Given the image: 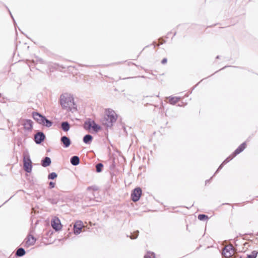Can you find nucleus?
I'll use <instances>...</instances> for the list:
<instances>
[{
	"label": "nucleus",
	"instance_id": "obj_6",
	"mask_svg": "<svg viewBox=\"0 0 258 258\" xmlns=\"http://www.w3.org/2000/svg\"><path fill=\"white\" fill-rule=\"evenodd\" d=\"M222 253L226 257L231 256L234 253L233 246L231 245L226 246L223 250Z\"/></svg>",
	"mask_w": 258,
	"mask_h": 258
},
{
	"label": "nucleus",
	"instance_id": "obj_21",
	"mask_svg": "<svg viewBox=\"0 0 258 258\" xmlns=\"http://www.w3.org/2000/svg\"><path fill=\"white\" fill-rule=\"evenodd\" d=\"M179 100V98L178 97H171L169 99V101L170 102L171 104H175V103H176Z\"/></svg>",
	"mask_w": 258,
	"mask_h": 258
},
{
	"label": "nucleus",
	"instance_id": "obj_11",
	"mask_svg": "<svg viewBox=\"0 0 258 258\" xmlns=\"http://www.w3.org/2000/svg\"><path fill=\"white\" fill-rule=\"evenodd\" d=\"M22 125L24 126V128L27 131H31L33 126L32 121L29 119L24 120Z\"/></svg>",
	"mask_w": 258,
	"mask_h": 258
},
{
	"label": "nucleus",
	"instance_id": "obj_25",
	"mask_svg": "<svg viewBox=\"0 0 258 258\" xmlns=\"http://www.w3.org/2000/svg\"><path fill=\"white\" fill-rule=\"evenodd\" d=\"M257 255V252L253 251L251 254L248 255L247 258H255Z\"/></svg>",
	"mask_w": 258,
	"mask_h": 258
},
{
	"label": "nucleus",
	"instance_id": "obj_26",
	"mask_svg": "<svg viewBox=\"0 0 258 258\" xmlns=\"http://www.w3.org/2000/svg\"><path fill=\"white\" fill-rule=\"evenodd\" d=\"M207 218H208L207 216H206L205 215H203V214L199 215L198 216V219L200 220H204L205 219H207Z\"/></svg>",
	"mask_w": 258,
	"mask_h": 258
},
{
	"label": "nucleus",
	"instance_id": "obj_29",
	"mask_svg": "<svg viewBox=\"0 0 258 258\" xmlns=\"http://www.w3.org/2000/svg\"><path fill=\"white\" fill-rule=\"evenodd\" d=\"M137 236H138V234H137V235H136V236H134L133 235V236H130V238H131V239H135V238H137Z\"/></svg>",
	"mask_w": 258,
	"mask_h": 258
},
{
	"label": "nucleus",
	"instance_id": "obj_5",
	"mask_svg": "<svg viewBox=\"0 0 258 258\" xmlns=\"http://www.w3.org/2000/svg\"><path fill=\"white\" fill-rule=\"evenodd\" d=\"M246 147V144L245 143L242 144L234 152V154L232 156V157H229L227 158L220 165L219 168H221L222 165L224 164H225L228 162L230 160H231L234 156H235L237 154H239Z\"/></svg>",
	"mask_w": 258,
	"mask_h": 258
},
{
	"label": "nucleus",
	"instance_id": "obj_13",
	"mask_svg": "<svg viewBox=\"0 0 258 258\" xmlns=\"http://www.w3.org/2000/svg\"><path fill=\"white\" fill-rule=\"evenodd\" d=\"M33 117L34 119L40 124H42L44 118V117L37 112H35L33 114Z\"/></svg>",
	"mask_w": 258,
	"mask_h": 258
},
{
	"label": "nucleus",
	"instance_id": "obj_3",
	"mask_svg": "<svg viewBox=\"0 0 258 258\" xmlns=\"http://www.w3.org/2000/svg\"><path fill=\"white\" fill-rule=\"evenodd\" d=\"M23 162L25 170L28 173L31 172L32 168V162L28 152H25L23 154Z\"/></svg>",
	"mask_w": 258,
	"mask_h": 258
},
{
	"label": "nucleus",
	"instance_id": "obj_18",
	"mask_svg": "<svg viewBox=\"0 0 258 258\" xmlns=\"http://www.w3.org/2000/svg\"><path fill=\"white\" fill-rule=\"evenodd\" d=\"M70 125L68 122H63L61 123V128L64 132H68L70 130Z\"/></svg>",
	"mask_w": 258,
	"mask_h": 258
},
{
	"label": "nucleus",
	"instance_id": "obj_14",
	"mask_svg": "<svg viewBox=\"0 0 258 258\" xmlns=\"http://www.w3.org/2000/svg\"><path fill=\"white\" fill-rule=\"evenodd\" d=\"M61 142L63 144L64 148L69 147L71 145V141L69 138L66 136H63L61 138Z\"/></svg>",
	"mask_w": 258,
	"mask_h": 258
},
{
	"label": "nucleus",
	"instance_id": "obj_20",
	"mask_svg": "<svg viewBox=\"0 0 258 258\" xmlns=\"http://www.w3.org/2000/svg\"><path fill=\"white\" fill-rule=\"evenodd\" d=\"M42 124L47 127H50L52 125V122L44 117L43 122L42 123Z\"/></svg>",
	"mask_w": 258,
	"mask_h": 258
},
{
	"label": "nucleus",
	"instance_id": "obj_9",
	"mask_svg": "<svg viewBox=\"0 0 258 258\" xmlns=\"http://www.w3.org/2000/svg\"><path fill=\"white\" fill-rule=\"evenodd\" d=\"M142 194V190L140 188L137 187L135 188L132 194V200L134 202L138 201Z\"/></svg>",
	"mask_w": 258,
	"mask_h": 258
},
{
	"label": "nucleus",
	"instance_id": "obj_2",
	"mask_svg": "<svg viewBox=\"0 0 258 258\" xmlns=\"http://www.w3.org/2000/svg\"><path fill=\"white\" fill-rule=\"evenodd\" d=\"M59 102L63 108L71 110L75 108L76 104L73 95L70 93H65L60 96Z\"/></svg>",
	"mask_w": 258,
	"mask_h": 258
},
{
	"label": "nucleus",
	"instance_id": "obj_16",
	"mask_svg": "<svg viewBox=\"0 0 258 258\" xmlns=\"http://www.w3.org/2000/svg\"><path fill=\"white\" fill-rule=\"evenodd\" d=\"M51 163V160L49 157H45V159L42 161V165L43 167H47L49 166Z\"/></svg>",
	"mask_w": 258,
	"mask_h": 258
},
{
	"label": "nucleus",
	"instance_id": "obj_22",
	"mask_svg": "<svg viewBox=\"0 0 258 258\" xmlns=\"http://www.w3.org/2000/svg\"><path fill=\"white\" fill-rule=\"evenodd\" d=\"M103 166V164L101 163L97 164L96 166V171L97 172H100L102 171Z\"/></svg>",
	"mask_w": 258,
	"mask_h": 258
},
{
	"label": "nucleus",
	"instance_id": "obj_15",
	"mask_svg": "<svg viewBox=\"0 0 258 258\" xmlns=\"http://www.w3.org/2000/svg\"><path fill=\"white\" fill-rule=\"evenodd\" d=\"M80 160L78 156H73L71 159V163L73 165H77L79 164Z\"/></svg>",
	"mask_w": 258,
	"mask_h": 258
},
{
	"label": "nucleus",
	"instance_id": "obj_10",
	"mask_svg": "<svg viewBox=\"0 0 258 258\" xmlns=\"http://www.w3.org/2000/svg\"><path fill=\"white\" fill-rule=\"evenodd\" d=\"M36 242V239L31 235H29L25 239V246L29 247L33 245Z\"/></svg>",
	"mask_w": 258,
	"mask_h": 258
},
{
	"label": "nucleus",
	"instance_id": "obj_19",
	"mask_svg": "<svg viewBox=\"0 0 258 258\" xmlns=\"http://www.w3.org/2000/svg\"><path fill=\"white\" fill-rule=\"evenodd\" d=\"M25 250L22 248H19L16 252L17 255L19 256L24 255L25 254Z\"/></svg>",
	"mask_w": 258,
	"mask_h": 258
},
{
	"label": "nucleus",
	"instance_id": "obj_8",
	"mask_svg": "<svg viewBox=\"0 0 258 258\" xmlns=\"http://www.w3.org/2000/svg\"><path fill=\"white\" fill-rule=\"evenodd\" d=\"M84 227L83 223L81 221H77L74 225V233L76 235L80 234Z\"/></svg>",
	"mask_w": 258,
	"mask_h": 258
},
{
	"label": "nucleus",
	"instance_id": "obj_28",
	"mask_svg": "<svg viewBox=\"0 0 258 258\" xmlns=\"http://www.w3.org/2000/svg\"><path fill=\"white\" fill-rule=\"evenodd\" d=\"M166 62H167V59H166V58H164V59L162 60V63L163 64L165 63Z\"/></svg>",
	"mask_w": 258,
	"mask_h": 258
},
{
	"label": "nucleus",
	"instance_id": "obj_1",
	"mask_svg": "<svg viewBox=\"0 0 258 258\" xmlns=\"http://www.w3.org/2000/svg\"><path fill=\"white\" fill-rule=\"evenodd\" d=\"M117 118L118 115L114 110L111 108H107L104 110L101 123L106 127L110 128L116 122Z\"/></svg>",
	"mask_w": 258,
	"mask_h": 258
},
{
	"label": "nucleus",
	"instance_id": "obj_24",
	"mask_svg": "<svg viewBox=\"0 0 258 258\" xmlns=\"http://www.w3.org/2000/svg\"><path fill=\"white\" fill-rule=\"evenodd\" d=\"M57 177V174L55 172H52L48 175V178L53 179Z\"/></svg>",
	"mask_w": 258,
	"mask_h": 258
},
{
	"label": "nucleus",
	"instance_id": "obj_7",
	"mask_svg": "<svg viewBox=\"0 0 258 258\" xmlns=\"http://www.w3.org/2000/svg\"><path fill=\"white\" fill-rule=\"evenodd\" d=\"M51 224L53 228L56 231H58L61 229L62 226L60 220L58 218H53L51 220Z\"/></svg>",
	"mask_w": 258,
	"mask_h": 258
},
{
	"label": "nucleus",
	"instance_id": "obj_4",
	"mask_svg": "<svg viewBox=\"0 0 258 258\" xmlns=\"http://www.w3.org/2000/svg\"><path fill=\"white\" fill-rule=\"evenodd\" d=\"M85 128L90 132H94L95 133H97L101 130L100 125L92 120H89L85 123Z\"/></svg>",
	"mask_w": 258,
	"mask_h": 258
},
{
	"label": "nucleus",
	"instance_id": "obj_12",
	"mask_svg": "<svg viewBox=\"0 0 258 258\" xmlns=\"http://www.w3.org/2000/svg\"><path fill=\"white\" fill-rule=\"evenodd\" d=\"M34 138L35 142L40 144L44 140L45 136L42 133L39 132L35 135Z\"/></svg>",
	"mask_w": 258,
	"mask_h": 258
},
{
	"label": "nucleus",
	"instance_id": "obj_17",
	"mask_svg": "<svg viewBox=\"0 0 258 258\" xmlns=\"http://www.w3.org/2000/svg\"><path fill=\"white\" fill-rule=\"evenodd\" d=\"M92 140V137L90 135H86L83 138V142L86 144H90Z\"/></svg>",
	"mask_w": 258,
	"mask_h": 258
},
{
	"label": "nucleus",
	"instance_id": "obj_23",
	"mask_svg": "<svg viewBox=\"0 0 258 258\" xmlns=\"http://www.w3.org/2000/svg\"><path fill=\"white\" fill-rule=\"evenodd\" d=\"M145 258H155V254L153 252H148L145 256Z\"/></svg>",
	"mask_w": 258,
	"mask_h": 258
},
{
	"label": "nucleus",
	"instance_id": "obj_27",
	"mask_svg": "<svg viewBox=\"0 0 258 258\" xmlns=\"http://www.w3.org/2000/svg\"><path fill=\"white\" fill-rule=\"evenodd\" d=\"M54 183L52 182H50L49 183V185L51 187H54Z\"/></svg>",
	"mask_w": 258,
	"mask_h": 258
}]
</instances>
